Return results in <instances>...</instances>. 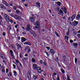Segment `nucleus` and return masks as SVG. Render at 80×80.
<instances>
[{
	"label": "nucleus",
	"mask_w": 80,
	"mask_h": 80,
	"mask_svg": "<svg viewBox=\"0 0 80 80\" xmlns=\"http://www.w3.org/2000/svg\"><path fill=\"white\" fill-rule=\"evenodd\" d=\"M4 18L6 21L8 22H10V18H9V16H8V15L7 14H4Z\"/></svg>",
	"instance_id": "obj_1"
},
{
	"label": "nucleus",
	"mask_w": 80,
	"mask_h": 80,
	"mask_svg": "<svg viewBox=\"0 0 80 80\" xmlns=\"http://www.w3.org/2000/svg\"><path fill=\"white\" fill-rule=\"evenodd\" d=\"M25 50H27L28 53H30V52H31V49L30 48V47L27 46L25 49Z\"/></svg>",
	"instance_id": "obj_2"
},
{
	"label": "nucleus",
	"mask_w": 80,
	"mask_h": 80,
	"mask_svg": "<svg viewBox=\"0 0 80 80\" xmlns=\"http://www.w3.org/2000/svg\"><path fill=\"white\" fill-rule=\"evenodd\" d=\"M35 26L38 28H40V23L38 21H37L35 22Z\"/></svg>",
	"instance_id": "obj_3"
},
{
	"label": "nucleus",
	"mask_w": 80,
	"mask_h": 80,
	"mask_svg": "<svg viewBox=\"0 0 80 80\" xmlns=\"http://www.w3.org/2000/svg\"><path fill=\"white\" fill-rule=\"evenodd\" d=\"M61 9L63 10L65 14H66L67 13H68V12L67 11V8L65 7H63V8H61Z\"/></svg>",
	"instance_id": "obj_4"
},
{
	"label": "nucleus",
	"mask_w": 80,
	"mask_h": 80,
	"mask_svg": "<svg viewBox=\"0 0 80 80\" xmlns=\"http://www.w3.org/2000/svg\"><path fill=\"white\" fill-rule=\"evenodd\" d=\"M10 53H11V55L12 57L13 58V59H15V56H14V55H13V51H12V50H10Z\"/></svg>",
	"instance_id": "obj_5"
},
{
	"label": "nucleus",
	"mask_w": 80,
	"mask_h": 80,
	"mask_svg": "<svg viewBox=\"0 0 80 80\" xmlns=\"http://www.w3.org/2000/svg\"><path fill=\"white\" fill-rule=\"evenodd\" d=\"M55 61L57 62H58V66L59 67H60V64L59 63V62H58V57H56V58L55 59Z\"/></svg>",
	"instance_id": "obj_6"
},
{
	"label": "nucleus",
	"mask_w": 80,
	"mask_h": 80,
	"mask_svg": "<svg viewBox=\"0 0 80 80\" xmlns=\"http://www.w3.org/2000/svg\"><path fill=\"white\" fill-rule=\"evenodd\" d=\"M31 22L33 23L35 22V18H34L32 17H30L29 18Z\"/></svg>",
	"instance_id": "obj_7"
},
{
	"label": "nucleus",
	"mask_w": 80,
	"mask_h": 80,
	"mask_svg": "<svg viewBox=\"0 0 80 80\" xmlns=\"http://www.w3.org/2000/svg\"><path fill=\"white\" fill-rule=\"evenodd\" d=\"M16 45L17 47H18V48H17V50H20V48H22V46L21 45H19V44L18 43H16Z\"/></svg>",
	"instance_id": "obj_8"
},
{
	"label": "nucleus",
	"mask_w": 80,
	"mask_h": 80,
	"mask_svg": "<svg viewBox=\"0 0 80 80\" xmlns=\"http://www.w3.org/2000/svg\"><path fill=\"white\" fill-rule=\"evenodd\" d=\"M0 6L1 7V8H2V9H4V10H6V7L3 4H0Z\"/></svg>",
	"instance_id": "obj_9"
},
{
	"label": "nucleus",
	"mask_w": 80,
	"mask_h": 80,
	"mask_svg": "<svg viewBox=\"0 0 80 80\" xmlns=\"http://www.w3.org/2000/svg\"><path fill=\"white\" fill-rule=\"evenodd\" d=\"M24 45H29V46H31L32 45V43L31 42L29 41L26 42L24 43Z\"/></svg>",
	"instance_id": "obj_10"
},
{
	"label": "nucleus",
	"mask_w": 80,
	"mask_h": 80,
	"mask_svg": "<svg viewBox=\"0 0 80 80\" xmlns=\"http://www.w3.org/2000/svg\"><path fill=\"white\" fill-rule=\"evenodd\" d=\"M78 22L76 21H74L72 22V25L73 26H77V25H78Z\"/></svg>",
	"instance_id": "obj_11"
},
{
	"label": "nucleus",
	"mask_w": 80,
	"mask_h": 80,
	"mask_svg": "<svg viewBox=\"0 0 80 80\" xmlns=\"http://www.w3.org/2000/svg\"><path fill=\"white\" fill-rule=\"evenodd\" d=\"M14 18H15L16 20H20L21 19V17L20 16L15 15Z\"/></svg>",
	"instance_id": "obj_12"
},
{
	"label": "nucleus",
	"mask_w": 80,
	"mask_h": 80,
	"mask_svg": "<svg viewBox=\"0 0 80 80\" xmlns=\"http://www.w3.org/2000/svg\"><path fill=\"white\" fill-rule=\"evenodd\" d=\"M2 3L4 5H6L7 7H8V4L7 2V1L5 0H3Z\"/></svg>",
	"instance_id": "obj_13"
},
{
	"label": "nucleus",
	"mask_w": 80,
	"mask_h": 80,
	"mask_svg": "<svg viewBox=\"0 0 80 80\" xmlns=\"http://www.w3.org/2000/svg\"><path fill=\"white\" fill-rule=\"evenodd\" d=\"M31 73L30 72L28 71V79H30V78H31Z\"/></svg>",
	"instance_id": "obj_14"
},
{
	"label": "nucleus",
	"mask_w": 80,
	"mask_h": 80,
	"mask_svg": "<svg viewBox=\"0 0 80 80\" xmlns=\"http://www.w3.org/2000/svg\"><path fill=\"white\" fill-rule=\"evenodd\" d=\"M50 52L51 53H52L53 55H54V54L55 53V52L54 51V50L52 49H50Z\"/></svg>",
	"instance_id": "obj_15"
},
{
	"label": "nucleus",
	"mask_w": 80,
	"mask_h": 80,
	"mask_svg": "<svg viewBox=\"0 0 80 80\" xmlns=\"http://www.w3.org/2000/svg\"><path fill=\"white\" fill-rule=\"evenodd\" d=\"M26 41V39L25 38L22 37H21V42H25Z\"/></svg>",
	"instance_id": "obj_16"
},
{
	"label": "nucleus",
	"mask_w": 80,
	"mask_h": 80,
	"mask_svg": "<svg viewBox=\"0 0 80 80\" xmlns=\"http://www.w3.org/2000/svg\"><path fill=\"white\" fill-rule=\"evenodd\" d=\"M37 68V65L34 64H33V68L34 69V70H36Z\"/></svg>",
	"instance_id": "obj_17"
},
{
	"label": "nucleus",
	"mask_w": 80,
	"mask_h": 80,
	"mask_svg": "<svg viewBox=\"0 0 80 80\" xmlns=\"http://www.w3.org/2000/svg\"><path fill=\"white\" fill-rule=\"evenodd\" d=\"M36 4L37 5V7H41V4L40 3H39L38 2H36Z\"/></svg>",
	"instance_id": "obj_18"
},
{
	"label": "nucleus",
	"mask_w": 80,
	"mask_h": 80,
	"mask_svg": "<svg viewBox=\"0 0 80 80\" xmlns=\"http://www.w3.org/2000/svg\"><path fill=\"white\" fill-rule=\"evenodd\" d=\"M41 69H42V68H41L40 67H37L36 70H37L38 73V72H39V71H41Z\"/></svg>",
	"instance_id": "obj_19"
},
{
	"label": "nucleus",
	"mask_w": 80,
	"mask_h": 80,
	"mask_svg": "<svg viewBox=\"0 0 80 80\" xmlns=\"http://www.w3.org/2000/svg\"><path fill=\"white\" fill-rule=\"evenodd\" d=\"M38 75H37L36 76L33 75V78L35 80H37V78H38Z\"/></svg>",
	"instance_id": "obj_20"
},
{
	"label": "nucleus",
	"mask_w": 80,
	"mask_h": 80,
	"mask_svg": "<svg viewBox=\"0 0 80 80\" xmlns=\"http://www.w3.org/2000/svg\"><path fill=\"white\" fill-rule=\"evenodd\" d=\"M23 54L22 52H21L19 54V57L22 58H23Z\"/></svg>",
	"instance_id": "obj_21"
},
{
	"label": "nucleus",
	"mask_w": 80,
	"mask_h": 80,
	"mask_svg": "<svg viewBox=\"0 0 80 80\" xmlns=\"http://www.w3.org/2000/svg\"><path fill=\"white\" fill-rule=\"evenodd\" d=\"M38 29V31H40V29L39 28H38V27H37L35 26V27L34 28V30H37V29Z\"/></svg>",
	"instance_id": "obj_22"
},
{
	"label": "nucleus",
	"mask_w": 80,
	"mask_h": 80,
	"mask_svg": "<svg viewBox=\"0 0 80 80\" xmlns=\"http://www.w3.org/2000/svg\"><path fill=\"white\" fill-rule=\"evenodd\" d=\"M75 14L73 15L71 18L72 20H73V19H75Z\"/></svg>",
	"instance_id": "obj_23"
},
{
	"label": "nucleus",
	"mask_w": 80,
	"mask_h": 80,
	"mask_svg": "<svg viewBox=\"0 0 80 80\" xmlns=\"http://www.w3.org/2000/svg\"><path fill=\"white\" fill-rule=\"evenodd\" d=\"M16 65V66L17 67V68L18 69V70H19V73H20V69H19L20 68V67H19V66H18V65L17 64V63H15Z\"/></svg>",
	"instance_id": "obj_24"
},
{
	"label": "nucleus",
	"mask_w": 80,
	"mask_h": 80,
	"mask_svg": "<svg viewBox=\"0 0 80 80\" xmlns=\"http://www.w3.org/2000/svg\"><path fill=\"white\" fill-rule=\"evenodd\" d=\"M3 18L1 16H0V25H2L1 23V20H3Z\"/></svg>",
	"instance_id": "obj_25"
},
{
	"label": "nucleus",
	"mask_w": 80,
	"mask_h": 80,
	"mask_svg": "<svg viewBox=\"0 0 80 80\" xmlns=\"http://www.w3.org/2000/svg\"><path fill=\"white\" fill-rule=\"evenodd\" d=\"M55 4H57L59 6H60V2H55Z\"/></svg>",
	"instance_id": "obj_26"
},
{
	"label": "nucleus",
	"mask_w": 80,
	"mask_h": 80,
	"mask_svg": "<svg viewBox=\"0 0 80 80\" xmlns=\"http://www.w3.org/2000/svg\"><path fill=\"white\" fill-rule=\"evenodd\" d=\"M16 6L17 7H18V8H19L20 9H21L22 10H23V8H22V6H18V5H17Z\"/></svg>",
	"instance_id": "obj_27"
},
{
	"label": "nucleus",
	"mask_w": 80,
	"mask_h": 80,
	"mask_svg": "<svg viewBox=\"0 0 80 80\" xmlns=\"http://www.w3.org/2000/svg\"><path fill=\"white\" fill-rule=\"evenodd\" d=\"M60 15H62V16H63V12L62 10H60Z\"/></svg>",
	"instance_id": "obj_28"
},
{
	"label": "nucleus",
	"mask_w": 80,
	"mask_h": 80,
	"mask_svg": "<svg viewBox=\"0 0 80 80\" xmlns=\"http://www.w3.org/2000/svg\"><path fill=\"white\" fill-rule=\"evenodd\" d=\"M73 44L74 45V47H78V43H73Z\"/></svg>",
	"instance_id": "obj_29"
},
{
	"label": "nucleus",
	"mask_w": 80,
	"mask_h": 80,
	"mask_svg": "<svg viewBox=\"0 0 80 80\" xmlns=\"http://www.w3.org/2000/svg\"><path fill=\"white\" fill-rule=\"evenodd\" d=\"M43 64L45 66V67H47V64L46 62L44 61V62H43Z\"/></svg>",
	"instance_id": "obj_30"
},
{
	"label": "nucleus",
	"mask_w": 80,
	"mask_h": 80,
	"mask_svg": "<svg viewBox=\"0 0 80 80\" xmlns=\"http://www.w3.org/2000/svg\"><path fill=\"white\" fill-rule=\"evenodd\" d=\"M76 18L77 19H78V18H80V14H78L76 16Z\"/></svg>",
	"instance_id": "obj_31"
},
{
	"label": "nucleus",
	"mask_w": 80,
	"mask_h": 80,
	"mask_svg": "<svg viewBox=\"0 0 80 80\" xmlns=\"http://www.w3.org/2000/svg\"><path fill=\"white\" fill-rule=\"evenodd\" d=\"M32 61L33 63H35V58H32Z\"/></svg>",
	"instance_id": "obj_32"
},
{
	"label": "nucleus",
	"mask_w": 80,
	"mask_h": 80,
	"mask_svg": "<svg viewBox=\"0 0 80 80\" xmlns=\"http://www.w3.org/2000/svg\"><path fill=\"white\" fill-rule=\"evenodd\" d=\"M55 33L57 37H59V34L57 32V31L55 32Z\"/></svg>",
	"instance_id": "obj_33"
},
{
	"label": "nucleus",
	"mask_w": 80,
	"mask_h": 80,
	"mask_svg": "<svg viewBox=\"0 0 80 80\" xmlns=\"http://www.w3.org/2000/svg\"><path fill=\"white\" fill-rule=\"evenodd\" d=\"M10 16L12 17H14V18H15V15H14L12 13H11Z\"/></svg>",
	"instance_id": "obj_34"
},
{
	"label": "nucleus",
	"mask_w": 80,
	"mask_h": 80,
	"mask_svg": "<svg viewBox=\"0 0 80 80\" xmlns=\"http://www.w3.org/2000/svg\"><path fill=\"white\" fill-rule=\"evenodd\" d=\"M75 63L76 64H77V62L78 61V60L77 59V58H75Z\"/></svg>",
	"instance_id": "obj_35"
},
{
	"label": "nucleus",
	"mask_w": 80,
	"mask_h": 80,
	"mask_svg": "<svg viewBox=\"0 0 80 80\" xmlns=\"http://www.w3.org/2000/svg\"><path fill=\"white\" fill-rule=\"evenodd\" d=\"M31 29V28H30V27H27V28H26V29L27 30H30Z\"/></svg>",
	"instance_id": "obj_36"
},
{
	"label": "nucleus",
	"mask_w": 80,
	"mask_h": 80,
	"mask_svg": "<svg viewBox=\"0 0 80 80\" xmlns=\"http://www.w3.org/2000/svg\"><path fill=\"white\" fill-rule=\"evenodd\" d=\"M61 70L62 73H65V71L62 69H61Z\"/></svg>",
	"instance_id": "obj_37"
},
{
	"label": "nucleus",
	"mask_w": 80,
	"mask_h": 80,
	"mask_svg": "<svg viewBox=\"0 0 80 80\" xmlns=\"http://www.w3.org/2000/svg\"><path fill=\"white\" fill-rule=\"evenodd\" d=\"M17 72H16L15 71L14 72V75L16 77L17 76Z\"/></svg>",
	"instance_id": "obj_38"
},
{
	"label": "nucleus",
	"mask_w": 80,
	"mask_h": 80,
	"mask_svg": "<svg viewBox=\"0 0 80 80\" xmlns=\"http://www.w3.org/2000/svg\"><path fill=\"white\" fill-rule=\"evenodd\" d=\"M16 13H20V11L18 9L16 11Z\"/></svg>",
	"instance_id": "obj_39"
},
{
	"label": "nucleus",
	"mask_w": 80,
	"mask_h": 80,
	"mask_svg": "<svg viewBox=\"0 0 80 80\" xmlns=\"http://www.w3.org/2000/svg\"><path fill=\"white\" fill-rule=\"evenodd\" d=\"M2 58V59H3V60H5V59H6V58L5 57V55H4V56H2L1 57Z\"/></svg>",
	"instance_id": "obj_40"
},
{
	"label": "nucleus",
	"mask_w": 80,
	"mask_h": 80,
	"mask_svg": "<svg viewBox=\"0 0 80 80\" xmlns=\"http://www.w3.org/2000/svg\"><path fill=\"white\" fill-rule=\"evenodd\" d=\"M3 56H4V55L2 53H0V57L1 58L2 57H3Z\"/></svg>",
	"instance_id": "obj_41"
},
{
	"label": "nucleus",
	"mask_w": 80,
	"mask_h": 80,
	"mask_svg": "<svg viewBox=\"0 0 80 80\" xmlns=\"http://www.w3.org/2000/svg\"><path fill=\"white\" fill-rule=\"evenodd\" d=\"M7 11L8 12H9V13H11V12H12V11H11V9H8L7 10Z\"/></svg>",
	"instance_id": "obj_42"
},
{
	"label": "nucleus",
	"mask_w": 80,
	"mask_h": 80,
	"mask_svg": "<svg viewBox=\"0 0 80 80\" xmlns=\"http://www.w3.org/2000/svg\"><path fill=\"white\" fill-rule=\"evenodd\" d=\"M17 8V7H16V6H14L13 7V9H14V10H16Z\"/></svg>",
	"instance_id": "obj_43"
},
{
	"label": "nucleus",
	"mask_w": 80,
	"mask_h": 80,
	"mask_svg": "<svg viewBox=\"0 0 80 80\" xmlns=\"http://www.w3.org/2000/svg\"><path fill=\"white\" fill-rule=\"evenodd\" d=\"M65 38H66V39H67V40H68V36H65Z\"/></svg>",
	"instance_id": "obj_44"
},
{
	"label": "nucleus",
	"mask_w": 80,
	"mask_h": 80,
	"mask_svg": "<svg viewBox=\"0 0 80 80\" xmlns=\"http://www.w3.org/2000/svg\"><path fill=\"white\" fill-rule=\"evenodd\" d=\"M19 25V24H17L15 26V28H17V27H18V25Z\"/></svg>",
	"instance_id": "obj_45"
},
{
	"label": "nucleus",
	"mask_w": 80,
	"mask_h": 80,
	"mask_svg": "<svg viewBox=\"0 0 80 80\" xmlns=\"http://www.w3.org/2000/svg\"><path fill=\"white\" fill-rule=\"evenodd\" d=\"M45 53H46V54H47L48 57H49V54H48V52H47L46 51L45 52Z\"/></svg>",
	"instance_id": "obj_46"
},
{
	"label": "nucleus",
	"mask_w": 80,
	"mask_h": 80,
	"mask_svg": "<svg viewBox=\"0 0 80 80\" xmlns=\"http://www.w3.org/2000/svg\"><path fill=\"white\" fill-rule=\"evenodd\" d=\"M9 31H10L11 30H12V26H11L10 25H9Z\"/></svg>",
	"instance_id": "obj_47"
},
{
	"label": "nucleus",
	"mask_w": 80,
	"mask_h": 80,
	"mask_svg": "<svg viewBox=\"0 0 80 80\" xmlns=\"http://www.w3.org/2000/svg\"><path fill=\"white\" fill-rule=\"evenodd\" d=\"M39 62L41 63V64H43V61H42V60H41L39 61Z\"/></svg>",
	"instance_id": "obj_48"
},
{
	"label": "nucleus",
	"mask_w": 80,
	"mask_h": 80,
	"mask_svg": "<svg viewBox=\"0 0 80 80\" xmlns=\"http://www.w3.org/2000/svg\"><path fill=\"white\" fill-rule=\"evenodd\" d=\"M33 36L35 38V37H37V34H35V33H34Z\"/></svg>",
	"instance_id": "obj_49"
},
{
	"label": "nucleus",
	"mask_w": 80,
	"mask_h": 80,
	"mask_svg": "<svg viewBox=\"0 0 80 80\" xmlns=\"http://www.w3.org/2000/svg\"><path fill=\"white\" fill-rule=\"evenodd\" d=\"M15 60L17 63H19V61H18V60H16V59H15Z\"/></svg>",
	"instance_id": "obj_50"
},
{
	"label": "nucleus",
	"mask_w": 80,
	"mask_h": 80,
	"mask_svg": "<svg viewBox=\"0 0 80 80\" xmlns=\"http://www.w3.org/2000/svg\"><path fill=\"white\" fill-rule=\"evenodd\" d=\"M8 68H7L6 69V73H8Z\"/></svg>",
	"instance_id": "obj_51"
},
{
	"label": "nucleus",
	"mask_w": 80,
	"mask_h": 80,
	"mask_svg": "<svg viewBox=\"0 0 80 80\" xmlns=\"http://www.w3.org/2000/svg\"><path fill=\"white\" fill-rule=\"evenodd\" d=\"M67 78L68 80H71L70 79V77L68 75L67 76Z\"/></svg>",
	"instance_id": "obj_52"
},
{
	"label": "nucleus",
	"mask_w": 80,
	"mask_h": 80,
	"mask_svg": "<svg viewBox=\"0 0 80 80\" xmlns=\"http://www.w3.org/2000/svg\"><path fill=\"white\" fill-rule=\"evenodd\" d=\"M2 35L3 36H5V35H6V33H5V32H3L2 33Z\"/></svg>",
	"instance_id": "obj_53"
},
{
	"label": "nucleus",
	"mask_w": 80,
	"mask_h": 80,
	"mask_svg": "<svg viewBox=\"0 0 80 80\" xmlns=\"http://www.w3.org/2000/svg\"><path fill=\"white\" fill-rule=\"evenodd\" d=\"M5 70H4V68H3L2 69V72H3V73H5Z\"/></svg>",
	"instance_id": "obj_54"
},
{
	"label": "nucleus",
	"mask_w": 80,
	"mask_h": 80,
	"mask_svg": "<svg viewBox=\"0 0 80 80\" xmlns=\"http://www.w3.org/2000/svg\"><path fill=\"white\" fill-rule=\"evenodd\" d=\"M22 35H26V34H27V33H26V32H22Z\"/></svg>",
	"instance_id": "obj_55"
},
{
	"label": "nucleus",
	"mask_w": 80,
	"mask_h": 80,
	"mask_svg": "<svg viewBox=\"0 0 80 80\" xmlns=\"http://www.w3.org/2000/svg\"><path fill=\"white\" fill-rule=\"evenodd\" d=\"M46 48L47 49H48V50H49L50 48V47H46Z\"/></svg>",
	"instance_id": "obj_56"
},
{
	"label": "nucleus",
	"mask_w": 80,
	"mask_h": 80,
	"mask_svg": "<svg viewBox=\"0 0 80 80\" xmlns=\"http://www.w3.org/2000/svg\"><path fill=\"white\" fill-rule=\"evenodd\" d=\"M49 11L50 13H51V14H52V10L51 9H49Z\"/></svg>",
	"instance_id": "obj_57"
},
{
	"label": "nucleus",
	"mask_w": 80,
	"mask_h": 80,
	"mask_svg": "<svg viewBox=\"0 0 80 80\" xmlns=\"http://www.w3.org/2000/svg\"><path fill=\"white\" fill-rule=\"evenodd\" d=\"M24 60H28V58L27 57H25L24 58Z\"/></svg>",
	"instance_id": "obj_58"
},
{
	"label": "nucleus",
	"mask_w": 80,
	"mask_h": 80,
	"mask_svg": "<svg viewBox=\"0 0 80 80\" xmlns=\"http://www.w3.org/2000/svg\"><path fill=\"white\" fill-rule=\"evenodd\" d=\"M62 18H63V19L64 20H66V17H65V16L63 17H62Z\"/></svg>",
	"instance_id": "obj_59"
},
{
	"label": "nucleus",
	"mask_w": 80,
	"mask_h": 80,
	"mask_svg": "<svg viewBox=\"0 0 80 80\" xmlns=\"http://www.w3.org/2000/svg\"><path fill=\"white\" fill-rule=\"evenodd\" d=\"M9 75L11 77L12 76V72H9Z\"/></svg>",
	"instance_id": "obj_60"
},
{
	"label": "nucleus",
	"mask_w": 80,
	"mask_h": 80,
	"mask_svg": "<svg viewBox=\"0 0 80 80\" xmlns=\"http://www.w3.org/2000/svg\"><path fill=\"white\" fill-rule=\"evenodd\" d=\"M13 67L14 68H16V66L15 64H13Z\"/></svg>",
	"instance_id": "obj_61"
},
{
	"label": "nucleus",
	"mask_w": 80,
	"mask_h": 80,
	"mask_svg": "<svg viewBox=\"0 0 80 80\" xmlns=\"http://www.w3.org/2000/svg\"><path fill=\"white\" fill-rule=\"evenodd\" d=\"M20 65L21 67V68H23V66H22V65L21 63H20Z\"/></svg>",
	"instance_id": "obj_62"
},
{
	"label": "nucleus",
	"mask_w": 80,
	"mask_h": 80,
	"mask_svg": "<svg viewBox=\"0 0 80 80\" xmlns=\"http://www.w3.org/2000/svg\"><path fill=\"white\" fill-rule=\"evenodd\" d=\"M57 9L58 10H60V7H57Z\"/></svg>",
	"instance_id": "obj_63"
},
{
	"label": "nucleus",
	"mask_w": 80,
	"mask_h": 80,
	"mask_svg": "<svg viewBox=\"0 0 80 80\" xmlns=\"http://www.w3.org/2000/svg\"><path fill=\"white\" fill-rule=\"evenodd\" d=\"M57 80H60V78L59 77H58L57 78Z\"/></svg>",
	"instance_id": "obj_64"
}]
</instances>
